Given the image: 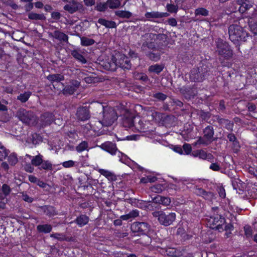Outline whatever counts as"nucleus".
<instances>
[{"mask_svg":"<svg viewBox=\"0 0 257 257\" xmlns=\"http://www.w3.org/2000/svg\"><path fill=\"white\" fill-rule=\"evenodd\" d=\"M29 180L32 183H37L39 180L34 176L30 175L29 176Z\"/></svg>","mask_w":257,"mask_h":257,"instance_id":"13d9d810","label":"nucleus"},{"mask_svg":"<svg viewBox=\"0 0 257 257\" xmlns=\"http://www.w3.org/2000/svg\"><path fill=\"white\" fill-rule=\"evenodd\" d=\"M8 161L11 165L14 166L16 165L18 161V159L16 154L15 153L11 154L8 156Z\"/></svg>","mask_w":257,"mask_h":257,"instance_id":"c85d7f7f","label":"nucleus"},{"mask_svg":"<svg viewBox=\"0 0 257 257\" xmlns=\"http://www.w3.org/2000/svg\"><path fill=\"white\" fill-rule=\"evenodd\" d=\"M54 37L61 41L67 42L68 36L63 33L59 31H55L54 33Z\"/></svg>","mask_w":257,"mask_h":257,"instance_id":"412c9836","label":"nucleus"},{"mask_svg":"<svg viewBox=\"0 0 257 257\" xmlns=\"http://www.w3.org/2000/svg\"><path fill=\"white\" fill-rule=\"evenodd\" d=\"M75 90V89L74 87H70V89H69L68 87H65L64 89V93L69 94H72L74 92Z\"/></svg>","mask_w":257,"mask_h":257,"instance_id":"3c124183","label":"nucleus"},{"mask_svg":"<svg viewBox=\"0 0 257 257\" xmlns=\"http://www.w3.org/2000/svg\"><path fill=\"white\" fill-rule=\"evenodd\" d=\"M84 2L87 6H92L95 4V0H84Z\"/></svg>","mask_w":257,"mask_h":257,"instance_id":"680f3d73","label":"nucleus"},{"mask_svg":"<svg viewBox=\"0 0 257 257\" xmlns=\"http://www.w3.org/2000/svg\"><path fill=\"white\" fill-rule=\"evenodd\" d=\"M131 229L133 232H141L140 222H134L131 225Z\"/></svg>","mask_w":257,"mask_h":257,"instance_id":"c03bdc74","label":"nucleus"},{"mask_svg":"<svg viewBox=\"0 0 257 257\" xmlns=\"http://www.w3.org/2000/svg\"><path fill=\"white\" fill-rule=\"evenodd\" d=\"M206 221L207 225L211 228L216 229L219 232L225 230L227 237L229 236L230 231L232 229V225L229 223L226 224L224 218L218 214H214L206 218Z\"/></svg>","mask_w":257,"mask_h":257,"instance_id":"f03ea898","label":"nucleus"},{"mask_svg":"<svg viewBox=\"0 0 257 257\" xmlns=\"http://www.w3.org/2000/svg\"><path fill=\"white\" fill-rule=\"evenodd\" d=\"M51 236L58 239H63V235L59 233L52 234L51 235Z\"/></svg>","mask_w":257,"mask_h":257,"instance_id":"0e129e2a","label":"nucleus"},{"mask_svg":"<svg viewBox=\"0 0 257 257\" xmlns=\"http://www.w3.org/2000/svg\"><path fill=\"white\" fill-rule=\"evenodd\" d=\"M227 137L230 141L232 142L235 141L236 138L234 135L229 134L228 135Z\"/></svg>","mask_w":257,"mask_h":257,"instance_id":"338daca9","label":"nucleus"},{"mask_svg":"<svg viewBox=\"0 0 257 257\" xmlns=\"http://www.w3.org/2000/svg\"><path fill=\"white\" fill-rule=\"evenodd\" d=\"M98 107L103 109L102 118L96 121L94 124H88L87 127H91V131L95 133L94 135H99L102 133L99 132V128L103 126H107L112 125L117 118L115 110L109 106L104 107L101 104L96 103Z\"/></svg>","mask_w":257,"mask_h":257,"instance_id":"f257e3e1","label":"nucleus"},{"mask_svg":"<svg viewBox=\"0 0 257 257\" xmlns=\"http://www.w3.org/2000/svg\"><path fill=\"white\" fill-rule=\"evenodd\" d=\"M153 200L157 203L162 204L165 206H168L171 203V199L170 198L163 197L160 195H158L155 197Z\"/></svg>","mask_w":257,"mask_h":257,"instance_id":"ddd939ff","label":"nucleus"},{"mask_svg":"<svg viewBox=\"0 0 257 257\" xmlns=\"http://www.w3.org/2000/svg\"><path fill=\"white\" fill-rule=\"evenodd\" d=\"M41 168L43 169L47 170L51 169V164L48 161H45L41 163Z\"/></svg>","mask_w":257,"mask_h":257,"instance_id":"de8ad7c7","label":"nucleus"},{"mask_svg":"<svg viewBox=\"0 0 257 257\" xmlns=\"http://www.w3.org/2000/svg\"><path fill=\"white\" fill-rule=\"evenodd\" d=\"M0 200H3V202L0 203V208H4L5 207V201L6 200H4V196L1 192H0Z\"/></svg>","mask_w":257,"mask_h":257,"instance_id":"e2e57ef3","label":"nucleus"},{"mask_svg":"<svg viewBox=\"0 0 257 257\" xmlns=\"http://www.w3.org/2000/svg\"><path fill=\"white\" fill-rule=\"evenodd\" d=\"M64 9L65 11H68L71 14L74 13L77 11V8L75 7L74 4H73V1L70 4L65 6Z\"/></svg>","mask_w":257,"mask_h":257,"instance_id":"c756f323","label":"nucleus"},{"mask_svg":"<svg viewBox=\"0 0 257 257\" xmlns=\"http://www.w3.org/2000/svg\"><path fill=\"white\" fill-rule=\"evenodd\" d=\"M233 149L235 151H237L239 148V146L238 143L236 141H234L233 142Z\"/></svg>","mask_w":257,"mask_h":257,"instance_id":"774afa93","label":"nucleus"},{"mask_svg":"<svg viewBox=\"0 0 257 257\" xmlns=\"http://www.w3.org/2000/svg\"><path fill=\"white\" fill-rule=\"evenodd\" d=\"M29 18L32 20H42L44 16L42 15H39L36 13H31L28 15Z\"/></svg>","mask_w":257,"mask_h":257,"instance_id":"37998d69","label":"nucleus"},{"mask_svg":"<svg viewBox=\"0 0 257 257\" xmlns=\"http://www.w3.org/2000/svg\"><path fill=\"white\" fill-rule=\"evenodd\" d=\"M98 22L107 28H114L115 26V24L113 22L107 21L103 19H99Z\"/></svg>","mask_w":257,"mask_h":257,"instance_id":"a878e982","label":"nucleus"},{"mask_svg":"<svg viewBox=\"0 0 257 257\" xmlns=\"http://www.w3.org/2000/svg\"><path fill=\"white\" fill-rule=\"evenodd\" d=\"M248 2L247 0L245 2L242 3L241 4L239 3V7L238 8V11L241 13H243L245 11L249 9L251 7V5L250 4H248Z\"/></svg>","mask_w":257,"mask_h":257,"instance_id":"bb28decb","label":"nucleus"},{"mask_svg":"<svg viewBox=\"0 0 257 257\" xmlns=\"http://www.w3.org/2000/svg\"><path fill=\"white\" fill-rule=\"evenodd\" d=\"M213 136V132L211 126H207L204 130V137L207 141H210Z\"/></svg>","mask_w":257,"mask_h":257,"instance_id":"6ab92c4d","label":"nucleus"},{"mask_svg":"<svg viewBox=\"0 0 257 257\" xmlns=\"http://www.w3.org/2000/svg\"><path fill=\"white\" fill-rule=\"evenodd\" d=\"M164 66L160 64H155L152 65L149 67V70L150 72L157 74L160 73L163 69Z\"/></svg>","mask_w":257,"mask_h":257,"instance_id":"5701e85b","label":"nucleus"},{"mask_svg":"<svg viewBox=\"0 0 257 257\" xmlns=\"http://www.w3.org/2000/svg\"><path fill=\"white\" fill-rule=\"evenodd\" d=\"M244 232L246 236L249 237L252 234V230L249 226H246L244 227Z\"/></svg>","mask_w":257,"mask_h":257,"instance_id":"864d4df0","label":"nucleus"},{"mask_svg":"<svg viewBox=\"0 0 257 257\" xmlns=\"http://www.w3.org/2000/svg\"><path fill=\"white\" fill-rule=\"evenodd\" d=\"M153 215L158 218L160 224L165 226L171 224L176 218V214L173 212L166 213L163 211H157L154 212Z\"/></svg>","mask_w":257,"mask_h":257,"instance_id":"39448f33","label":"nucleus"},{"mask_svg":"<svg viewBox=\"0 0 257 257\" xmlns=\"http://www.w3.org/2000/svg\"><path fill=\"white\" fill-rule=\"evenodd\" d=\"M183 149L186 154H189L191 151V147L189 144H184L183 146Z\"/></svg>","mask_w":257,"mask_h":257,"instance_id":"603ef678","label":"nucleus"},{"mask_svg":"<svg viewBox=\"0 0 257 257\" xmlns=\"http://www.w3.org/2000/svg\"><path fill=\"white\" fill-rule=\"evenodd\" d=\"M76 115L78 119L81 120H86L89 117L88 110L86 107L79 108L77 111Z\"/></svg>","mask_w":257,"mask_h":257,"instance_id":"f8f14e48","label":"nucleus"},{"mask_svg":"<svg viewBox=\"0 0 257 257\" xmlns=\"http://www.w3.org/2000/svg\"><path fill=\"white\" fill-rule=\"evenodd\" d=\"M22 197L24 200L28 202H32L33 201V198L29 197L26 194H23Z\"/></svg>","mask_w":257,"mask_h":257,"instance_id":"6e6d98bb","label":"nucleus"},{"mask_svg":"<svg viewBox=\"0 0 257 257\" xmlns=\"http://www.w3.org/2000/svg\"><path fill=\"white\" fill-rule=\"evenodd\" d=\"M209 168L210 169H211L213 171H219L220 169L219 166L216 163L211 164L210 165Z\"/></svg>","mask_w":257,"mask_h":257,"instance_id":"5fc2aeb1","label":"nucleus"},{"mask_svg":"<svg viewBox=\"0 0 257 257\" xmlns=\"http://www.w3.org/2000/svg\"><path fill=\"white\" fill-rule=\"evenodd\" d=\"M155 97L161 100H164L166 99V96L163 93H159L155 95Z\"/></svg>","mask_w":257,"mask_h":257,"instance_id":"052dcab7","label":"nucleus"},{"mask_svg":"<svg viewBox=\"0 0 257 257\" xmlns=\"http://www.w3.org/2000/svg\"><path fill=\"white\" fill-rule=\"evenodd\" d=\"M108 6L110 9H116L120 5V0H107Z\"/></svg>","mask_w":257,"mask_h":257,"instance_id":"2f4dec72","label":"nucleus"},{"mask_svg":"<svg viewBox=\"0 0 257 257\" xmlns=\"http://www.w3.org/2000/svg\"><path fill=\"white\" fill-rule=\"evenodd\" d=\"M145 128V124L141 118L139 116H135L133 131H144Z\"/></svg>","mask_w":257,"mask_h":257,"instance_id":"9b49d317","label":"nucleus"},{"mask_svg":"<svg viewBox=\"0 0 257 257\" xmlns=\"http://www.w3.org/2000/svg\"><path fill=\"white\" fill-rule=\"evenodd\" d=\"M229 38L232 42L245 41L247 34L239 26L232 25L230 26L228 30Z\"/></svg>","mask_w":257,"mask_h":257,"instance_id":"20e7f679","label":"nucleus"},{"mask_svg":"<svg viewBox=\"0 0 257 257\" xmlns=\"http://www.w3.org/2000/svg\"><path fill=\"white\" fill-rule=\"evenodd\" d=\"M72 56L77 60L79 61L82 63H85L86 62L85 58L77 51H73L72 52Z\"/></svg>","mask_w":257,"mask_h":257,"instance_id":"cd10ccee","label":"nucleus"},{"mask_svg":"<svg viewBox=\"0 0 257 257\" xmlns=\"http://www.w3.org/2000/svg\"><path fill=\"white\" fill-rule=\"evenodd\" d=\"M166 255L169 256H179L182 254L181 252L173 247H169L166 249Z\"/></svg>","mask_w":257,"mask_h":257,"instance_id":"dca6fc26","label":"nucleus"},{"mask_svg":"<svg viewBox=\"0 0 257 257\" xmlns=\"http://www.w3.org/2000/svg\"><path fill=\"white\" fill-rule=\"evenodd\" d=\"M166 9L169 12L171 13H176L178 11V6L177 5L167 4L166 6Z\"/></svg>","mask_w":257,"mask_h":257,"instance_id":"e433bc0d","label":"nucleus"},{"mask_svg":"<svg viewBox=\"0 0 257 257\" xmlns=\"http://www.w3.org/2000/svg\"><path fill=\"white\" fill-rule=\"evenodd\" d=\"M108 4L107 2L106 3H99L96 6V10L98 11H105L108 7Z\"/></svg>","mask_w":257,"mask_h":257,"instance_id":"79ce46f5","label":"nucleus"},{"mask_svg":"<svg viewBox=\"0 0 257 257\" xmlns=\"http://www.w3.org/2000/svg\"><path fill=\"white\" fill-rule=\"evenodd\" d=\"M17 115L23 123L28 125L35 124L37 118L31 111H27L24 109H20L17 113Z\"/></svg>","mask_w":257,"mask_h":257,"instance_id":"423d86ee","label":"nucleus"},{"mask_svg":"<svg viewBox=\"0 0 257 257\" xmlns=\"http://www.w3.org/2000/svg\"><path fill=\"white\" fill-rule=\"evenodd\" d=\"M37 184L38 186H39L40 187H41L42 188H45L47 185V184H46L44 182L40 181L39 180L38 181V182Z\"/></svg>","mask_w":257,"mask_h":257,"instance_id":"69168bd1","label":"nucleus"},{"mask_svg":"<svg viewBox=\"0 0 257 257\" xmlns=\"http://www.w3.org/2000/svg\"><path fill=\"white\" fill-rule=\"evenodd\" d=\"M73 4H74L75 5V7L77 8V10H80L83 9V6L82 4H79L75 1H73Z\"/></svg>","mask_w":257,"mask_h":257,"instance_id":"bf43d9fd","label":"nucleus"},{"mask_svg":"<svg viewBox=\"0 0 257 257\" xmlns=\"http://www.w3.org/2000/svg\"><path fill=\"white\" fill-rule=\"evenodd\" d=\"M81 44L83 46H89L93 45L95 41L92 39H90L87 37H81L80 38Z\"/></svg>","mask_w":257,"mask_h":257,"instance_id":"b1692460","label":"nucleus"},{"mask_svg":"<svg viewBox=\"0 0 257 257\" xmlns=\"http://www.w3.org/2000/svg\"><path fill=\"white\" fill-rule=\"evenodd\" d=\"M141 226V232L146 233L149 231V226L147 223L140 222Z\"/></svg>","mask_w":257,"mask_h":257,"instance_id":"a19ab883","label":"nucleus"},{"mask_svg":"<svg viewBox=\"0 0 257 257\" xmlns=\"http://www.w3.org/2000/svg\"><path fill=\"white\" fill-rule=\"evenodd\" d=\"M7 156H8L7 151L0 143V161L5 159Z\"/></svg>","mask_w":257,"mask_h":257,"instance_id":"ea45409f","label":"nucleus"},{"mask_svg":"<svg viewBox=\"0 0 257 257\" xmlns=\"http://www.w3.org/2000/svg\"><path fill=\"white\" fill-rule=\"evenodd\" d=\"M98 172L102 175L107 178L109 180L114 181L116 179V176L108 170L104 169H99Z\"/></svg>","mask_w":257,"mask_h":257,"instance_id":"2eb2a0df","label":"nucleus"},{"mask_svg":"<svg viewBox=\"0 0 257 257\" xmlns=\"http://www.w3.org/2000/svg\"><path fill=\"white\" fill-rule=\"evenodd\" d=\"M160 55L161 54L157 52L156 50H153L152 52L149 54V57L151 60L157 61L160 59Z\"/></svg>","mask_w":257,"mask_h":257,"instance_id":"72a5a7b5","label":"nucleus"},{"mask_svg":"<svg viewBox=\"0 0 257 257\" xmlns=\"http://www.w3.org/2000/svg\"><path fill=\"white\" fill-rule=\"evenodd\" d=\"M101 65L107 70L115 71L117 67L123 69H129L131 67L130 61L124 55L117 53L112 57L111 62H105L102 61Z\"/></svg>","mask_w":257,"mask_h":257,"instance_id":"7ed1b4c3","label":"nucleus"},{"mask_svg":"<svg viewBox=\"0 0 257 257\" xmlns=\"http://www.w3.org/2000/svg\"><path fill=\"white\" fill-rule=\"evenodd\" d=\"M47 79L51 82H59L64 80V76L61 74L49 75Z\"/></svg>","mask_w":257,"mask_h":257,"instance_id":"4be33fe9","label":"nucleus"},{"mask_svg":"<svg viewBox=\"0 0 257 257\" xmlns=\"http://www.w3.org/2000/svg\"><path fill=\"white\" fill-rule=\"evenodd\" d=\"M218 192L219 195L221 198H224L225 197L226 193H225V189L223 187H219L218 189Z\"/></svg>","mask_w":257,"mask_h":257,"instance_id":"09e8293b","label":"nucleus"},{"mask_svg":"<svg viewBox=\"0 0 257 257\" xmlns=\"http://www.w3.org/2000/svg\"><path fill=\"white\" fill-rule=\"evenodd\" d=\"M25 161L26 163H29L31 161L32 165L37 166L42 163V157L39 155L35 157H32L30 155H26L25 157Z\"/></svg>","mask_w":257,"mask_h":257,"instance_id":"9d476101","label":"nucleus"},{"mask_svg":"<svg viewBox=\"0 0 257 257\" xmlns=\"http://www.w3.org/2000/svg\"><path fill=\"white\" fill-rule=\"evenodd\" d=\"M76 162L72 161V160H69L65 162H64L62 163V165L65 168H70L73 167L76 165Z\"/></svg>","mask_w":257,"mask_h":257,"instance_id":"49530a36","label":"nucleus"},{"mask_svg":"<svg viewBox=\"0 0 257 257\" xmlns=\"http://www.w3.org/2000/svg\"><path fill=\"white\" fill-rule=\"evenodd\" d=\"M139 215V213L138 210H134L128 213V214L121 215L120 218L121 220H127L128 219L136 217L138 216Z\"/></svg>","mask_w":257,"mask_h":257,"instance_id":"f3484780","label":"nucleus"},{"mask_svg":"<svg viewBox=\"0 0 257 257\" xmlns=\"http://www.w3.org/2000/svg\"><path fill=\"white\" fill-rule=\"evenodd\" d=\"M216 51L219 55L226 58L229 57L232 55V52L228 44L221 39L216 41Z\"/></svg>","mask_w":257,"mask_h":257,"instance_id":"0eeeda50","label":"nucleus"},{"mask_svg":"<svg viewBox=\"0 0 257 257\" xmlns=\"http://www.w3.org/2000/svg\"><path fill=\"white\" fill-rule=\"evenodd\" d=\"M41 119L44 125H49L54 120L53 115L51 113H44Z\"/></svg>","mask_w":257,"mask_h":257,"instance_id":"4468645a","label":"nucleus"},{"mask_svg":"<svg viewBox=\"0 0 257 257\" xmlns=\"http://www.w3.org/2000/svg\"><path fill=\"white\" fill-rule=\"evenodd\" d=\"M192 155L195 157H198L201 159H207L210 158V155L207 154L205 151L203 150H198L196 152H194L192 153Z\"/></svg>","mask_w":257,"mask_h":257,"instance_id":"a211bd4d","label":"nucleus"},{"mask_svg":"<svg viewBox=\"0 0 257 257\" xmlns=\"http://www.w3.org/2000/svg\"><path fill=\"white\" fill-rule=\"evenodd\" d=\"M134 117L135 116L129 111H126L122 120L123 126L125 128L132 129L133 131Z\"/></svg>","mask_w":257,"mask_h":257,"instance_id":"6e6552de","label":"nucleus"},{"mask_svg":"<svg viewBox=\"0 0 257 257\" xmlns=\"http://www.w3.org/2000/svg\"><path fill=\"white\" fill-rule=\"evenodd\" d=\"M100 148L112 155H116L118 152L116 149V146L113 143L110 142H107L102 144L100 146Z\"/></svg>","mask_w":257,"mask_h":257,"instance_id":"1a4fd4ad","label":"nucleus"},{"mask_svg":"<svg viewBox=\"0 0 257 257\" xmlns=\"http://www.w3.org/2000/svg\"><path fill=\"white\" fill-rule=\"evenodd\" d=\"M116 155L119 158V160L120 162L124 164H127L129 162V159L128 157L125 155L122 154L119 151L117 152Z\"/></svg>","mask_w":257,"mask_h":257,"instance_id":"473e14b6","label":"nucleus"},{"mask_svg":"<svg viewBox=\"0 0 257 257\" xmlns=\"http://www.w3.org/2000/svg\"><path fill=\"white\" fill-rule=\"evenodd\" d=\"M38 230L40 232L48 233L52 229L51 225L48 224L39 225L37 226Z\"/></svg>","mask_w":257,"mask_h":257,"instance_id":"7c9ffc66","label":"nucleus"},{"mask_svg":"<svg viewBox=\"0 0 257 257\" xmlns=\"http://www.w3.org/2000/svg\"><path fill=\"white\" fill-rule=\"evenodd\" d=\"M165 16V14L158 12H147L145 14L146 17L148 19L162 18Z\"/></svg>","mask_w":257,"mask_h":257,"instance_id":"aec40b11","label":"nucleus"},{"mask_svg":"<svg viewBox=\"0 0 257 257\" xmlns=\"http://www.w3.org/2000/svg\"><path fill=\"white\" fill-rule=\"evenodd\" d=\"M2 191V192L1 193L4 196V199H5V197L9 194L10 188L8 185L4 184L3 185Z\"/></svg>","mask_w":257,"mask_h":257,"instance_id":"a18cd8bd","label":"nucleus"},{"mask_svg":"<svg viewBox=\"0 0 257 257\" xmlns=\"http://www.w3.org/2000/svg\"><path fill=\"white\" fill-rule=\"evenodd\" d=\"M88 217L86 215H81L77 218V223L80 226H82L88 222Z\"/></svg>","mask_w":257,"mask_h":257,"instance_id":"393cba45","label":"nucleus"},{"mask_svg":"<svg viewBox=\"0 0 257 257\" xmlns=\"http://www.w3.org/2000/svg\"><path fill=\"white\" fill-rule=\"evenodd\" d=\"M31 95L30 92H26L23 94H20L18 97V99L23 102H25L28 100L29 97Z\"/></svg>","mask_w":257,"mask_h":257,"instance_id":"c9c22d12","label":"nucleus"},{"mask_svg":"<svg viewBox=\"0 0 257 257\" xmlns=\"http://www.w3.org/2000/svg\"><path fill=\"white\" fill-rule=\"evenodd\" d=\"M116 15L120 17L128 18L131 17L132 13L128 11H118L116 12Z\"/></svg>","mask_w":257,"mask_h":257,"instance_id":"f704fd0d","label":"nucleus"},{"mask_svg":"<svg viewBox=\"0 0 257 257\" xmlns=\"http://www.w3.org/2000/svg\"><path fill=\"white\" fill-rule=\"evenodd\" d=\"M25 170L29 172H32L34 170V168L31 166V165L29 163L28 164L26 165L25 167Z\"/></svg>","mask_w":257,"mask_h":257,"instance_id":"4d7b16f0","label":"nucleus"},{"mask_svg":"<svg viewBox=\"0 0 257 257\" xmlns=\"http://www.w3.org/2000/svg\"><path fill=\"white\" fill-rule=\"evenodd\" d=\"M152 190L157 193L162 191L163 189L161 185H156L152 188Z\"/></svg>","mask_w":257,"mask_h":257,"instance_id":"8fccbe9b","label":"nucleus"},{"mask_svg":"<svg viewBox=\"0 0 257 257\" xmlns=\"http://www.w3.org/2000/svg\"><path fill=\"white\" fill-rule=\"evenodd\" d=\"M88 148V144L86 142H82L77 147L76 150L78 152H81L86 150Z\"/></svg>","mask_w":257,"mask_h":257,"instance_id":"58836bf2","label":"nucleus"},{"mask_svg":"<svg viewBox=\"0 0 257 257\" xmlns=\"http://www.w3.org/2000/svg\"><path fill=\"white\" fill-rule=\"evenodd\" d=\"M195 14L196 16L202 15L206 16L208 15V11L204 8H198L195 10Z\"/></svg>","mask_w":257,"mask_h":257,"instance_id":"4c0bfd02","label":"nucleus"}]
</instances>
